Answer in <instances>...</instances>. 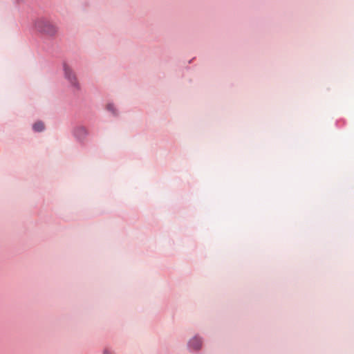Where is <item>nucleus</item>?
Returning <instances> with one entry per match:
<instances>
[{
  "label": "nucleus",
  "instance_id": "obj_1",
  "mask_svg": "<svg viewBox=\"0 0 354 354\" xmlns=\"http://www.w3.org/2000/svg\"><path fill=\"white\" fill-rule=\"evenodd\" d=\"M35 27L39 32L50 36L54 35L57 30L53 23L44 19H37L35 23Z\"/></svg>",
  "mask_w": 354,
  "mask_h": 354
},
{
  "label": "nucleus",
  "instance_id": "obj_2",
  "mask_svg": "<svg viewBox=\"0 0 354 354\" xmlns=\"http://www.w3.org/2000/svg\"><path fill=\"white\" fill-rule=\"evenodd\" d=\"M64 71L65 77L69 81L71 85L75 88H79L78 82L77 80L75 75L70 68V67L66 64H64Z\"/></svg>",
  "mask_w": 354,
  "mask_h": 354
},
{
  "label": "nucleus",
  "instance_id": "obj_3",
  "mask_svg": "<svg viewBox=\"0 0 354 354\" xmlns=\"http://www.w3.org/2000/svg\"><path fill=\"white\" fill-rule=\"evenodd\" d=\"M74 134L78 139H84L88 134L86 129L84 127H78L75 129Z\"/></svg>",
  "mask_w": 354,
  "mask_h": 354
},
{
  "label": "nucleus",
  "instance_id": "obj_4",
  "mask_svg": "<svg viewBox=\"0 0 354 354\" xmlns=\"http://www.w3.org/2000/svg\"><path fill=\"white\" fill-rule=\"evenodd\" d=\"M201 341L198 337H194L189 342V346L194 349L198 350L201 346Z\"/></svg>",
  "mask_w": 354,
  "mask_h": 354
},
{
  "label": "nucleus",
  "instance_id": "obj_5",
  "mask_svg": "<svg viewBox=\"0 0 354 354\" xmlns=\"http://www.w3.org/2000/svg\"><path fill=\"white\" fill-rule=\"evenodd\" d=\"M35 131H41L44 129V125L41 122H37L33 125Z\"/></svg>",
  "mask_w": 354,
  "mask_h": 354
},
{
  "label": "nucleus",
  "instance_id": "obj_6",
  "mask_svg": "<svg viewBox=\"0 0 354 354\" xmlns=\"http://www.w3.org/2000/svg\"><path fill=\"white\" fill-rule=\"evenodd\" d=\"M107 109H108L109 111H111L112 113H115V112H114V106H113V104H109L107 105Z\"/></svg>",
  "mask_w": 354,
  "mask_h": 354
},
{
  "label": "nucleus",
  "instance_id": "obj_7",
  "mask_svg": "<svg viewBox=\"0 0 354 354\" xmlns=\"http://www.w3.org/2000/svg\"><path fill=\"white\" fill-rule=\"evenodd\" d=\"M103 354H111L109 351L105 350L103 353Z\"/></svg>",
  "mask_w": 354,
  "mask_h": 354
}]
</instances>
